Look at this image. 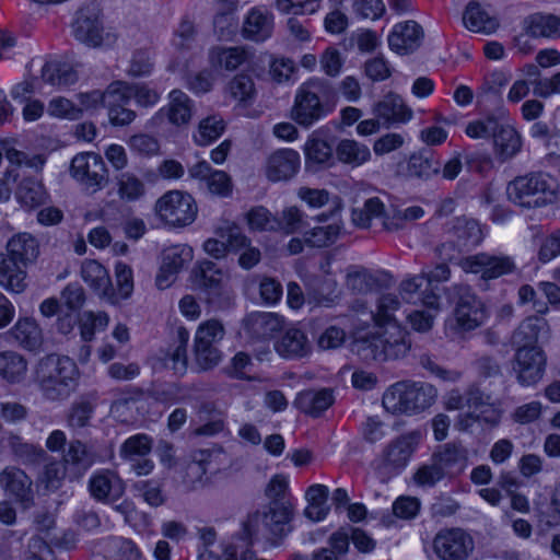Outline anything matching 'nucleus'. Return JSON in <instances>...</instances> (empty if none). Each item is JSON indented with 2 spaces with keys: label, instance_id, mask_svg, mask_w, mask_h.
I'll list each match as a JSON object with an SVG mask.
<instances>
[{
  "label": "nucleus",
  "instance_id": "nucleus-46",
  "mask_svg": "<svg viewBox=\"0 0 560 560\" xmlns=\"http://www.w3.org/2000/svg\"><path fill=\"white\" fill-rule=\"evenodd\" d=\"M15 195L19 202L28 209L45 203L48 198L43 184L33 178H24L18 186Z\"/></svg>",
  "mask_w": 560,
  "mask_h": 560
},
{
  "label": "nucleus",
  "instance_id": "nucleus-60",
  "mask_svg": "<svg viewBox=\"0 0 560 560\" xmlns=\"http://www.w3.org/2000/svg\"><path fill=\"white\" fill-rule=\"evenodd\" d=\"M423 285L427 287L424 270L420 275L404 279L399 284V294L405 302L417 304L421 300Z\"/></svg>",
  "mask_w": 560,
  "mask_h": 560
},
{
  "label": "nucleus",
  "instance_id": "nucleus-9",
  "mask_svg": "<svg viewBox=\"0 0 560 560\" xmlns=\"http://www.w3.org/2000/svg\"><path fill=\"white\" fill-rule=\"evenodd\" d=\"M474 549L472 537L460 528L442 529L433 539V551L440 560H468Z\"/></svg>",
  "mask_w": 560,
  "mask_h": 560
},
{
  "label": "nucleus",
  "instance_id": "nucleus-15",
  "mask_svg": "<svg viewBox=\"0 0 560 560\" xmlns=\"http://www.w3.org/2000/svg\"><path fill=\"white\" fill-rule=\"evenodd\" d=\"M459 265L465 272L479 273L483 280L497 279L512 272L515 267L510 257L488 253L467 256Z\"/></svg>",
  "mask_w": 560,
  "mask_h": 560
},
{
  "label": "nucleus",
  "instance_id": "nucleus-32",
  "mask_svg": "<svg viewBox=\"0 0 560 560\" xmlns=\"http://www.w3.org/2000/svg\"><path fill=\"white\" fill-rule=\"evenodd\" d=\"M273 31V16L262 8H253L246 15L242 35L253 42H264L269 38Z\"/></svg>",
  "mask_w": 560,
  "mask_h": 560
},
{
  "label": "nucleus",
  "instance_id": "nucleus-28",
  "mask_svg": "<svg viewBox=\"0 0 560 560\" xmlns=\"http://www.w3.org/2000/svg\"><path fill=\"white\" fill-rule=\"evenodd\" d=\"M7 341H14L18 346L37 351L43 345V332L35 319L20 318L14 326L3 335Z\"/></svg>",
  "mask_w": 560,
  "mask_h": 560
},
{
  "label": "nucleus",
  "instance_id": "nucleus-51",
  "mask_svg": "<svg viewBox=\"0 0 560 560\" xmlns=\"http://www.w3.org/2000/svg\"><path fill=\"white\" fill-rule=\"evenodd\" d=\"M384 203L377 198H369L361 208H353L351 212L352 223L360 229H368L373 219L382 218Z\"/></svg>",
  "mask_w": 560,
  "mask_h": 560
},
{
  "label": "nucleus",
  "instance_id": "nucleus-61",
  "mask_svg": "<svg viewBox=\"0 0 560 560\" xmlns=\"http://www.w3.org/2000/svg\"><path fill=\"white\" fill-rule=\"evenodd\" d=\"M94 413V406L88 400L75 401L67 415V424L73 430L85 428Z\"/></svg>",
  "mask_w": 560,
  "mask_h": 560
},
{
  "label": "nucleus",
  "instance_id": "nucleus-29",
  "mask_svg": "<svg viewBox=\"0 0 560 560\" xmlns=\"http://www.w3.org/2000/svg\"><path fill=\"white\" fill-rule=\"evenodd\" d=\"M432 458L447 477L460 474L468 460L467 450L460 443L455 442L439 446Z\"/></svg>",
  "mask_w": 560,
  "mask_h": 560
},
{
  "label": "nucleus",
  "instance_id": "nucleus-21",
  "mask_svg": "<svg viewBox=\"0 0 560 560\" xmlns=\"http://www.w3.org/2000/svg\"><path fill=\"white\" fill-rule=\"evenodd\" d=\"M190 178L206 183L211 195L229 197L232 194L233 184L230 175L224 171L213 170L207 161H199L188 167Z\"/></svg>",
  "mask_w": 560,
  "mask_h": 560
},
{
  "label": "nucleus",
  "instance_id": "nucleus-20",
  "mask_svg": "<svg viewBox=\"0 0 560 560\" xmlns=\"http://www.w3.org/2000/svg\"><path fill=\"white\" fill-rule=\"evenodd\" d=\"M424 31L416 21H405L394 25L388 35L389 48L398 55H409L422 44Z\"/></svg>",
  "mask_w": 560,
  "mask_h": 560
},
{
  "label": "nucleus",
  "instance_id": "nucleus-34",
  "mask_svg": "<svg viewBox=\"0 0 560 560\" xmlns=\"http://www.w3.org/2000/svg\"><path fill=\"white\" fill-rule=\"evenodd\" d=\"M105 97L108 118L114 126H126L135 120L136 113L127 108L130 101L120 91L119 85L110 84L105 91Z\"/></svg>",
  "mask_w": 560,
  "mask_h": 560
},
{
  "label": "nucleus",
  "instance_id": "nucleus-24",
  "mask_svg": "<svg viewBox=\"0 0 560 560\" xmlns=\"http://www.w3.org/2000/svg\"><path fill=\"white\" fill-rule=\"evenodd\" d=\"M558 183L546 173H533L527 177V208L552 203L557 198Z\"/></svg>",
  "mask_w": 560,
  "mask_h": 560
},
{
  "label": "nucleus",
  "instance_id": "nucleus-22",
  "mask_svg": "<svg viewBox=\"0 0 560 560\" xmlns=\"http://www.w3.org/2000/svg\"><path fill=\"white\" fill-rule=\"evenodd\" d=\"M81 277L100 298L105 299L112 304L118 302L109 273L98 261L93 259L84 260L81 266Z\"/></svg>",
  "mask_w": 560,
  "mask_h": 560
},
{
  "label": "nucleus",
  "instance_id": "nucleus-16",
  "mask_svg": "<svg viewBox=\"0 0 560 560\" xmlns=\"http://www.w3.org/2000/svg\"><path fill=\"white\" fill-rule=\"evenodd\" d=\"M500 488L511 499V511L504 514V522L511 524L514 532L525 537V521L516 518L514 512L525 511V497L522 493L523 480L514 471H502L498 481Z\"/></svg>",
  "mask_w": 560,
  "mask_h": 560
},
{
  "label": "nucleus",
  "instance_id": "nucleus-2",
  "mask_svg": "<svg viewBox=\"0 0 560 560\" xmlns=\"http://www.w3.org/2000/svg\"><path fill=\"white\" fill-rule=\"evenodd\" d=\"M410 348L409 332L398 323L378 327L375 334L355 339L352 343V351L365 362L401 359Z\"/></svg>",
  "mask_w": 560,
  "mask_h": 560
},
{
  "label": "nucleus",
  "instance_id": "nucleus-45",
  "mask_svg": "<svg viewBox=\"0 0 560 560\" xmlns=\"http://www.w3.org/2000/svg\"><path fill=\"white\" fill-rule=\"evenodd\" d=\"M118 197L126 202L139 200L145 194L143 180L131 172H120L114 178Z\"/></svg>",
  "mask_w": 560,
  "mask_h": 560
},
{
  "label": "nucleus",
  "instance_id": "nucleus-41",
  "mask_svg": "<svg viewBox=\"0 0 560 560\" xmlns=\"http://www.w3.org/2000/svg\"><path fill=\"white\" fill-rule=\"evenodd\" d=\"M8 445L18 460L26 466L39 465L47 457V453L43 447L25 442L19 435L9 436Z\"/></svg>",
  "mask_w": 560,
  "mask_h": 560
},
{
  "label": "nucleus",
  "instance_id": "nucleus-31",
  "mask_svg": "<svg viewBox=\"0 0 560 560\" xmlns=\"http://www.w3.org/2000/svg\"><path fill=\"white\" fill-rule=\"evenodd\" d=\"M89 491L100 502L116 501L122 494L119 478L110 470L94 472L89 479Z\"/></svg>",
  "mask_w": 560,
  "mask_h": 560
},
{
  "label": "nucleus",
  "instance_id": "nucleus-26",
  "mask_svg": "<svg viewBox=\"0 0 560 560\" xmlns=\"http://www.w3.org/2000/svg\"><path fill=\"white\" fill-rule=\"evenodd\" d=\"M253 52L242 46H215L209 50V62L213 68L235 71L243 66L250 65Z\"/></svg>",
  "mask_w": 560,
  "mask_h": 560
},
{
  "label": "nucleus",
  "instance_id": "nucleus-19",
  "mask_svg": "<svg viewBox=\"0 0 560 560\" xmlns=\"http://www.w3.org/2000/svg\"><path fill=\"white\" fill-rule=\"evenodd\" d=\"M167 106L162 107L150 120L152 127H160L164 121L180 127L187 125L194 112V102L180 90H173L168 95Z\"/></svg>",
  "mask_w": 560,
  "mask_h": 560
},
{
  "label": "nucleus",
  "instance_id": "nucleus-63",
  "mask_svg": "<svg viewBox=\"0 0 560 560\" xmlns=\"http://www.w3.org/2000/svg\"><path fill=\"white\" fill-rule=\"evenodd\" d=\"M537 258L546 264L560 255V229L551 234L538 238Z\"/></svg>",
  "mask_w": 560,
  "mask_h": 560
},
{
  "label": "nucleus",
  "instance_id": "nucleus-7",
  "mask_svg": "<svg viewBox=\"0 0 560 560\" xmlns=\"http://www.w3.org/2000/svg\"><path fill=\"white\" fill-rule=\"evenodd\" d=\"M445 295L455 306L454 315L462 330H472L482 324L486 318L483 304L468 284H452L445 289Z\"/></svg>",
  "mask_w": 560,
  "mask_h": 560
},
{
  "label": "nucleus",
  "instance_id": "nucleus-35",
  "mask_svg": "<svg viewBox=\"0 0 560 560\" xmlns=\"http://www.w3.org/2000/svg\"><path fill=\"white\" fill-rule=\"evenodd\" d=\"M335 401L334 393L330 388L306 389L298 394L295 406L305 415L319 417Z\"/></svg>",
  "mask_w": 560,
  "mask_h": 560
},
{
  "label": "nucleus",
  "instance_id": "nucleus-53",
  "mask_svg": "<svg viewBox=\"0 0 560 560\" xmlns=\"http://www.w3.org/2000/svg\"><path fill=\"white\" fill-rule=\"evenodd\" d=\"M116 84L119 85L120 91H122L129 101L135 98L139 106L150 107L155 105L160 100V93L148 84H125L121 82H116Z\"/></svg>",
  "mask_w": 560,
  "mask_h": 560
},
{
  "label": "nucleus",
  "instance_id": "nucleus-14",
  "mask_svg": "<svg viewBox=\"0 0 560 560\" xmlns=\"http://www.w3.org/2000/svg\"><path fill=\"white\" fill-rule=\"evenodd\" d=\"M417 446V436L406 434L389 443L383 451L378 470L396 476L405 469Z\"/></svg>",
  "mask_w": 560,
  "mask_h": 560
},
{
  "label": "nucleus",
  "instance_id": "nucleus-10",
  "mask_svg": "<svg viewBox=\"0 0 560 560\" xmlns=\"http://www.w3.org/2000/svg\"><path fill=\"white\" fill-rule=\"evenodd\" d=\"M215 234L230 244V250L238 255V266L249 270L261 260V252L252 245L250 240L243 233L242 229L232 222H224L215 230Z\"/></svg>",
  "mask_w": 560,
  "mask_h": 560
},
{
  "label": "nucleus",
  "instance_id": "nucleus-4",
  "mask_svg": "<svg viewBox=\"0 0 560 560\" xmlns=\"http://www.w3.org/2000/svg\"><path fill=\"white\" fill-rule=\"evenodd\" d=\"M293 510L278 504H268L262 511L250 514L243 524L242 539L247 545L265 539L276 541L291 532Z\"/></svg>",
  "mask_w": 560,
  "mask_h": 560
},
{
  "label": "nucleus",
  "instance_id": "nucleus-50",
  "mask_svg": "<svg viewBox=\"0 0 560 560\" xmlns=\"http://www.w3.org/2000/svg\"><path fill=\"white\" fill-rule=\"evenodd\" d=\"M153 439L144 433H138L128 438L119 447V455L124 460L130 462L145 457L150 454Z\"/></svg>",
  "mask_w": 560,
  "mask_h": 560
},
{
  "label": "nucleus",
  "instance_id": "nucleus-36",
  "mask_svg": "<svg viewBox=\"0 0 560 560\" xmlns=\"http://www.w3.org/2000/svg\"><path fill=\"white\" fill-rule=\"evenodd\" d=\"M442 163L435 152L421 150L410 155L407 163V175L412 178L429 179L441 172Z\"/></svg>",
  "mask_w": 560,
  "mask_h": 560
},
{
  "label": "nucleus",
  "instance_id": "nucleus-55",
  "mask_svg": "<svg viewBox=\"0 0 560 560\" xmlns=\"http://www.w3.org/2000/svg\"><path fill=\"white\" fill-rule=\"evenodd\" d=\"M304 151L307 165H328L334 159L331 145L327 141L314 137L307 140Z\"/></svg>",
  "mask_w": 560,
  "mask_h": 560
},
{
  "label": "nucleus",
  "instance_id": "nucleus-48",
  "mask_svg": "<svg viewBox=\"0 0 560 560\" xmlns=\"http://www.w3.org/2000/svg\"><path fill=\"white\" fill-rule=\"evenodd\" d=\"M281 317L275 313H255L248 318L250 332L259 339L270 338L273 332L281 328Z\"/></svg>",
  "mask_w": 560,
  "mask_h": 560
},
{
  "label": "nucleus",
  "instance_id": "nucleus-30",
  "mask_svg": "<svg viewBox=\"0 0 560 560\" xmlns=\"http://www.w3.org/2000/svg\"><path fill=\"white\" fill-rule=\"evenodd\" d=\"M300 166V155L292 149L273 152L267 162V176L272 182L288 180L295 175Z\"/></svg>",
  "mask_w": 560,
  "mask_h": 560
},
{
  "label": "nucleus",
  "instance_id": "nucleus-38",
  "mask_svg": "<svg viewBox=\"0 0 560 560\" xmlns=\"http://www.w3.org/2000/svg\"><path fill=\"white\" fill-rule=\"evenodd\" d=\"M374 114L387 126L394 122H406L412 116L411 109L404 104L398 95L394 94H389L378 102L374 107Z\"/></svg>",
  "mask_w": 560,
  "mask_h": 560
},
{
  "label": "nucleus",
  "instance_id": "nucleus-62",
  "mask_svg": "<svg viewBox=\"0 0 560 560\" xmlns=\"http://www.w3.org/2000/svg\"><path fill=\"white\" fill-rule=\"evenodd\" d=\"M265 493L270 500L269 504H278L282 505L283 508L293 510V506L288 498V480L284 476H273L269 481Z\"/></svg>",
  "mask_w": 560,
  "mask_h": 560
},
{
  "label": "nucleus",
  "instance_id": "nucleus-49",
  "mask_svg": "<svg viewBox=\"0 0 560 560\" xmlns=\"http://www.w3.org/2000/svg\"><path fill=\"white\" fill-rule=\"evenodd\" d=\"M194 258V250L186 244H176L162 252V264L178 275Z\"/></svg>",
  "mask_w": 560,
  "mask_h": 560
},
{
  "label": "nucleus",
  "instance_id": "nucleus-58",
  "mask_svg": "<svg viewBox=\"0 0 560 560\" xmlns=\"http://www.w3.org/2000/svg\"><path fill=\"white\" fill-rule=\"evenodd\" d=\"M400 306V301L395 294H384L378 299L376 312H371L377 327L388 326L389 323H397L394 317Z\"/></svg>",
  "mask_w": 560,
  "mask_h": 560
},
{
  "label": "nucleus",
  "instance_id": "nucleus-1",
  "mask_svg": "<svg viewBox=\"0 0 560 560\" xmlns=\"http://www.w3.org/2000/svg\"><path fill=\"white\" fill-rule=\"evenodd\" d=\"M79 377L77 363L66 355L49 354L39 360L35 370V382L50 401L69 398L78 387Z\"/></svg>",
  "mask_w": 560,
  "mask_h": 560
},
{
  "label": "nucleus",
  "instance_id": "nucleus-23",
  "mask_svg": "<svg viewBox=\"0 0 560 560\" xmlns=\"http://www.w3.org/2000/svg\"><path fill=\"white\" fill-rule=\"evenodd\" d=\"M276 352L283 359L298 360L307 357L312 343L306 334L295 327L284 330L275 341Z\"/></svg>",
  "mask_w": 560,
  "mask_h": 560
},
{
  "label": "nucleus",
  "instance_id": "nucleus-5",
  "mask_svg": "<svg viewBox=\"0 0 560 560\" xmlns=\"http://www.w3.org/2000/svg\"><path fill=\"white\" fill-rule=\"evenodd\" d=\"M438 396L436 388L423 382H397L383 395V406L392 413H417L429 408Z\"/></svg>",
  "mask_w": 560,
  "mask_h": 560
},
{
  "label": "nucleus",
  "instance_id": "nucleus-54",
  "mask_svg": "<svg viewBox=\"0 0 560 560\" xmlns=\"http://www.w3.org/2000/svg\"><path fill=\"white\" fill-rule=\"evenodd\" d=\"M336 282L329 279H313L307 284V300L316 305L329 306L335 300Z\"/></svg>",
  "mask_w": 560,
  "mask_h": 560
},
{
  "label": "nucleus",
  "instance_id": "nucleus-11",
  "mask_svg": "<svg viewBox=\"0 0 560 560\" xmlns=\"http://www.w3.org/2000/svg\"><path fill=\"white\" fill-rule=\"evenodd\" d=\"M72 177L94 191L108 183V171L101 155L96 153L77 154L70 165Z\"/></svg>",
  "mask_w": 560,
  "mask_h": 560
},
{
  "label": "nucleus",
  "instance_id": "nucleus-37",
  "mask_svg": "<svg viewBox=\"0 0 560 560\" xmlns=\"http://www.w3.org/2000/svg\"><path fill=\"white\" fill-rule=\"evenodd\" d=\"M25 267L10 255L0 254V285L15 293L23 292L26 288Z\"/></svg>",
  "mask_w": 560,
  "mask_h": 560
},
{
  "label": "nucleus",
  "instance_id": "nucleus-52",
  "mask_svg": "<svg viewBox=\"0 0 560 560\" xmlns=\"http://www.w3.org/2000/svg\"><path fill=\"white\" fill-rule=\"evenodd\" d=\"M342 230L340 221H335L328 225L316 226L305 234V243L312 247H327L334 244Z\"/></svg>",
  "mask_w": 560,
  "mask_h": 560
},
{
  "label": "nucleus",
  "instance_id": "nucleus-44",
  "mask_svg": "<svg viewBox=\"0 0 560 560\" xmlns=\"http://www.w3.org/2000/svg\"><path fill=\"white\" fill-rule=\"evenodd\" d=\"M135 497L141 498L152 508H159L166 502L164 483L161 479L152 478L135 481L131 485Z\"/></svg>",
  "mask_w": 560,
  "mask_h": 560
},
{
  "label": "nucleus",
  "instance_id": "nucleus-40",
  "mask_svg": "<svg viewBox=\"0 0 560 560\" xmlns=\"http://www.w3.org/2000/svg\"><path fill=\"white\" fill-rule=\"evenodd\" d=\"M27 373L26 359L15 351L0 352V376L9 384L21 383Z\"/></svg>",
  "mask_w": 560,
  "mask_h": 560
},
{
  "label": "nucleus",
  "instance_id": "nucleus-64",
  "mask_svg": "<svg viewBox=\"0 0 560 560\" xmlns=\"http://www.w3.org/2000/svg\"><path fill=\"white\" fill-rule=\"evenodd\" d=\"M108 544L116 560H141V551L131 539L112 537Z\"/></svg>",
  "mask_w": 560,
  "mask_h": 560
},
{
  "label": "nucleus",
  "instance_id": "nucleus-56",
  "mask_svg": "<svg viewBox=\"0 0 560 560\" xmlns=\"http://www.w3.org/2000/svg\"><path fill=\"white\" fill-rule=\"evenodd\" d=\"M226 93L240 103H249L254 100L256 90L252 77L247 74L235 75L226 85Z\"/></svg>",
  "mask_w": 560,
  "mask_h": 560
},
{
  "label": "nucleus",
  "instance_id": "nucleus-59",
  "mask_svg": "<svg viewBox=\"0 0 560 560\" xmlns=\"http://www.w3.org/2000/svg\"><path fill=\"white\" fill-rule=\"evenodd\" d=\"M224 130L223 120L214 116L207 117L199 122L198 131L194 140L198 145H208L217 140Z\"/></svg>",
  "mask_w": 560,
  "mask_h": 560
},
{
  "label": "nucleus",
  "instance_id": "nucleus-8",
  "mask_svg": "<svg viewBox=\"0 0 560 560\" xmlns=\"http://www.w3.org/2000/svg\"><path fill=\"white\" fill-rule=\"evenodd\" d=\"M197 205L192 196L180 190H171L155 203L158 217L166 224L182 228L191 224L197 215Z\"/></svg>",
  "mask_w": 560,
  "mask_h": 560
},
{
  "label": "nucleus",
  "instance_id": "nucleus-18",
  "mask_svg": "<svg viewBox=\"0 0 560 560\" xmlns=\"http://www.w3.org/2000/svg\"><path fill=\"white\" fill-rule=\"evenodd\" d=\"M545 319L539 317H527V340L532 337L537 341L541 335L547 332ZM547 363V358L540 347H529L527 341V385L536 384L542 378Z\"/></svg>",
  "mask_w": 560,
  "mask_h": 560
},
{
  "label": "nucleus",
  "instance_id": "nucleus-25",
  "mask_svg": "<svg viewBox=\"0 0 560 560\" xmlns=\"http://www.w3.org/2000/svg\"><path fill=\"white\" fill-rule=\"evenodd\" d=\"M451 241L458 250H469L478 246L483 240L480 224L466 217L455 218L450 228Z\"/></svg>",
  "mask_w": 560,
  "mask_h": 560
},
{
  "label": "nucleus",
  "instance_id": "nucleus-6",
  "mask_svg": "<svg viewBox=\"0 0 560 560\" xmlns=\"http://www.w3.org/2000/svg\"><path fill=\"white\" fill-rule=\"evenodd\" d=\"M194 283L205 294L208 304L225 308L232 304L233 292L225 271L211 260H201L192 269Z\"/></svg>",
  "mask_w": 560,
  "mask_h": 560
},
{
  "label": "nucleus",
  "instance_id": "nucleus-12",
  "mask_svg": "<svg viewBox=\"0 0 560 560\" xmlns=\"http://www.w3.org/2000/svg\"><path fill=\"white\" fill-rule=\"evenodd\" d=\"M0 488L23 509L34 505L33 480L23 469L15 466L5 467L0 472Z\"/></svg>",
  "mask_w": 560,
  "mask_h": 560
},
{
  "label": "nucleus",
  "instance_id": "nucleus-33",
  "mask_svg": "<svg viewBox=\"0 0 560 560\" xmlns=\"http://www.w3.org/2000/svg\"><path fill=\"white\" fill-rule=\"evenodd\" d=\"M464 25L471 32L492 34L499 27V20L489 9L477 1H470L463 14Z\"/></svg>",
  "mask_w": 560,
  "mask_h": 560
},
{
  "label": "nucleus",
  "instance_id": "nucleus-3",
  "mask_svg": "<svg viewBox=\"0 0 560 560\" xmlns=\"http://www.w3.org/2000/svg\"><path fill=\"white\" fill-rule=\"evenodd\" d=\"M334 96V89L327 80L314 78L304 82L294 97L292 119L304 128L312 127L332 112Z\"/></svg>",
  "mask_w": 560,
  "mask_h": 560
},
{
  "label": "nucleus",
  "instance_id": "nucleus-17",
  "mask_svg": "<svg viewBox=\"0 0 560 560\" xmlns=\"http://www.w3.org/2000/svg\"><path fill=\"white\" fill-rule=\"evenodd\" d=\"M74 37L89 46H98L103 40L101 9L96 3H89L75 13L72 23Z\"/></svg>",
  "mask_w": 560,
  "mask_h": 560
},
{
  "label": "nucleus",
  "instance_id": "nucleus-13",
  "mask_svg": "<svg viewBox=\"0 0 560 560\" xmlns=\"http://www.w3.org/2000/svg\"><path fill=\"white\" fill-rule=\"evenodd\" d=\"M62 462L68 468L69 481H79L97 462L98 454L92 444L72 439L63 450Z\"/></svg>",
  "mask_w": 560,
  "mask_h": 560
},
{
  "label": "nucleus",
  "instance_id": "nucleus-27",
  "mask_svg": "<svg viewBox=\"0 0 560 560\" xmlns=\"http://www.w3.org/2000/svg\"><path fill=\"white\" fill-rule=\"evenodd\" d=\"M491 138L493 140L494 155L502 163L515 156L522 149L521 135L513 126L499 119Z\"/></svg>",
  "mask_w": 560,
  "mask_h": 560
},
{
  "label": "nucleus",
  "instance_id": "nucleus-47",
  "mask_svg": "<svg viewBox=\"0 0 560 560\" xmlns=\"http://www.w3.org/2000/svg\"><path fill=\"white\" fill-rule=\"evenodd\" d=\"M42 79L55 86H69L77 82V72L71 66L56 61L46 62L42 69Z\"/></svg>",
  "mask_w": 560,
  "mask_h": 560
},
{
  "label": "nucleus",
  "instance_id": "nucleus-43",
  "mask_svg": "<svg viewBox=\"0 0 560 560\" xmlns=\"http://www.w3.org/2000/svg\"><path fill=\"white\" fill-rule=\"evenodd\" d=\"M335 153L339 162L353 167L364 164L371 158L369 147L352 139L340 140Z\"/></svg>",
  "mask_w": 560,
  "mask_h": 560
},
{
  "label": "nucleus",
  "instance_id": "nucleus-57",
  "mask_svg": "<svg viewBox=\"0 0 560 560\" xmlns=\"http://www.w3.org/2000/svg\"><path fill=\"white\" fill-rule=\"evenodd\" d=\"M194 360L200 371L215 368L222 360V352L217 346L194 341Z\"/></svg>",
  "mask_w": 560,
  "mask_h": 560
},
{
  "label": "nucleus",
  "instance_id": "nucleus-42",
  "mask_svg": "<svg viewBox=\"0 0 560 560\" xmlns=\"http://www.w3.org/2000/svg\"><path fill=\"white\" fill-rule=\"evenodd\" d=\"M527 35L533 37L559 38L560 18L546 13L530 14L527 18Z\"/></svg>",
  "mask_w": 560,
  "mask_h": 560
},
{
  "label": "nucleus",
  "instance_id": "nucleus-39",
  "mask_svg": "<svg viewBox=\"0 0 560 560\" xmlns=\"http://www.w3.org/2000/svg\"><path fill=\"white\" fill-rule=\"evenodd\" d=\"M7 250L8 255L26 266L37 257L39 246L33 235L20 233L9 240Z\"/></svg>",
  "mask_w": 560,
  "mask_h": 560
}]
</instances>
